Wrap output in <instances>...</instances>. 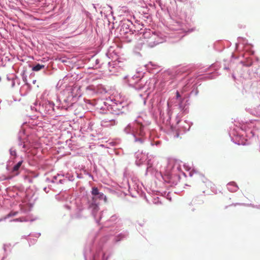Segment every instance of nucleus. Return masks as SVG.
<instances>
[{
    "instance_id": "nucleus-1",
    "label": "nucleus",
    "mask_w": 260,
    "mask_h": 260,
    "mask_svg": "<svg viewBox=\"0 0 260 260\" xmlns=\"http://www.w3.org/2000/svg\"><path fill=\"white\" fill-rule=\"evenodd\" d=\"M126 134L131 135L136 143L142 144L146 139V128L140 117L127 124L123 129Z\"/></svg>"
},
{
    "instance_id": "nucleus-2",
    "label": "nucleus",
    "mask_w": 260,
    "mask_h": 260,
    "mask_svg": "<svg viewBox=\"0 0 260 260\" xmlns=\"http://www.w3.org/2000/svg\"><path fill=\"white\" fill-rule=\"evenodd\" d=\"M142 36L145 40L144 44L150 47H153L164 41V39L159 34L154 32L150 30L145 31Z\"/></svg>"
},
{
    "instance_id": "nucleus-3",
    "label": "nucleus",
    "mask_w": 260,
    "mask_h": 260,
    "mask_svg": "<svg viewBox=\"0 0 260 260\" xmlns=\"http://www.w3.org/2000/svg\"><path fill=\"white\" fill-rule=\"evenodd\" d=\"M123 63L119 61H114L109 63V71L112 75L117 76L123 71Z\"/></svg>"
},
{
    "instance_id": "nucleus-4",
    "label": "nucleus",
    "mask_w": 260,
    "mask_h": 260,
    "mask_svg": "<svg viewBox=\"0 0 260 260\" xmlns=\"http://www.w3.org/2000/svg\"><path fill=\"white\" fill-rule=\"evenodd\" d=\"M134 77L132 78V79L129 81V85L134 87L136 89L140 90L143 88H145V86H143V81L142 79H137L138 81L136 82H133V80H134Z\"/></svg>"
},
{
    "instance_id": "nucleus-5",
    "label": "nucleus",
    "mask_w": 260,
    "mask_h": 260,
    "mask_svg": "<svg viewBox=\"0 0 260 260\" xmlns=\"http://www.w3.org/2000/svg\"><path fill=\"white\" fill-rule=\"evenodd\" d=\"M168 172H170L172 170L175 169L179 170V166L178 162L174 160H170L169 162L168 166Z\"/></svg>"
},
{
    "instance_id": "nucleus-6",
    "label": "nucleus",
    "mask_w": 260,
    "mask_h": 260,
    "mask_svg": "<svg viewBox=\"0 0 260 260\" xmlns=\"http://www.w3.org/2000/svg\"><path fill=\"white\" fill-rule=\"evenodd\" d=\"M115 124V122L113 119H105L101 121V125L103 126L108 127Z\"/></svg>"
},
{
    "instance_id": "nucleus-7",
    "label": "nucleus",
    "mask_w": 260,
    "mask_h": 260,
    "mask_svg": "<svg viewBox=\"0 0 260 260\" xmlns=\"http://www.w3.org/2000/svg\"><path fill=\"white\" fill-rule=\"evenodd\" d=\"M22 161H20L13 167L12 173L13 174L14 176L18 175L19 174V170L22 165Z\"/></svg>"
},
{
    "instance_id": "nucleus-8",
    "label": "nucleus",
    "mask_w": 260,
    "mask_h": 260,
    "mask_svg": "<svg viewBox=\"0 0 260 260\" xmlns=\"http://www.w3.org/2000/svg\"><path fill=\"white\" fill-rule=\"evenodd\" d=\"M146 156L145 155L142 153H137L136 155V164L138 166H140L143 162L144 159H145Z\"/></svg>"
},
{
    "instance_id": "nucleus-9",
    "label": "nucleus",
    "mask_w": 260,
    "mask_h": 260,
    "mask_svg": "<svg viewBox=\"0 0 260 260\" xmlns=\"http://www.w3.org/2000/svg\"><path fill=\"white\" fill-rule=\"evenodd\" d=\"M227 188L231 192H235L238 190V187L235 182H230L227 184Z\"/></svg>"
},
{
    "instance_id": "nucleus-10",
    "label": "nucleus",
    "mask_w": 260,
    "mask_h": 260,
    "mask_svg": "<svg viewBox=\"0 0 260 260\" xmlns=\"http://www.w3.org/2000/svg\"><path fill=\"white\" fill-rule=\"evenodd\" d=\"M155 172L157 173V171L154 168H153L152 164L150 162V160H149L147 162L146 174H147L148 173L154 174Z\"/></svg>"
},
{
    "instance_id": "nucleus-11",
    "label": "nucleus",
    "mask_w": 260,
    "mask_h": 260,
    "mask_svg": "<svg viewBox=\"0 0 260 260\" xmlns=\"http://www.w3.org/2000/svg\"><path fill=\"white\" fill-rule=\"evenodd\" d=\"M45 68V66L43 64H37L36 66H34L32 68V70L34 71H39L41 69H44Z\"/></svg>"
},
{
    "instance_id": "nucleus-12",
    "label": "nucleus",
    "mask_w": 260,
    "mask_h": 260,
    "mask_svg": "<svg viewBox=\"0 0 260 260\" xmlns=\"http://www.w3.org/2000/svg\"><path fill=\"white\" fill-rule=\"evenodd\" d=\"M99 191L97 187H93L92 188L91 193L93 197V200H94L96 197V195L99 194Z\"/></svg>"
},
{
    "instance_id": "nucleus-13",
    "label": "nucleus",
    "mask_w": 260,
    "mask_h": 260,
    "mask_svg": "<svg viewBox=\"0 0 260 260\" xmlns=\"http://www.w3.org/2000/svg\"><path fill=\"white\" fill-rule=\"evenodd\" d=\"M96 199H99L100 200L104 199L105 201L106 200V196H104V194L103 193L100 192H99V194L96 195V197L95 198V199L94 200H96Z\"/></svg>"
},
{
    "instance_id": "nucleus-14",
    "label": "nucleus",
    "mask_w": 260,
    "mask_h": 260,
    "mask_svg": "<svg viewBox=\"0 0 260 260\" xmlns=\"http://www.w3.org/2000/svg\"><path fill=\"white\" fill-rule=\"evenodd\" d=\"M10 152L11 155L16 156V151L12 148L10 149Z\"/></svg>"
},
{
    "instance_id": "nucleus-15",
    "label": "nucleus",
    "mask_w": 260,
    "mask_h": 260,
    "mask_svg": "<svg viewBox=\"0 0 260 260\" xmlns=\"http://www.w3.org/2000/svg\"><path fill=\"white\" fill-rule=\"evenodd\" d=\"M193 172H196V171H195V170L192 169L191 171L189 172V175L190 176H192L193 175Z\"/></svg>"
},
{
    "instance_id": "nucleus-16",
    "label": "nucleus",
    "mask_w": 260,
    "mask_h": 260,
    "mask_svg": "<svg viewBox=\"0 0 260 260\" xmlns=\"http://www.w3.org/2000/svg\"><path fill=\"white\" fill-rule=\"evenodd\" d=\"M48 106L50 107V108H52V109L53 108V106H54V104L52 103H49L48 104Z\"/></svg>"
},
{
    "instance_id": "nucleus-17",
    "label": "nucleus",
    "mask_w": 260,
    "mask_h": 260,
    "mask_svg": "<svg viewBox=\"0 0 260 260\" xmlns=\"http://www.w3.org/2000/svg\"><path fill=\"white\" fill-rule=\"evenodd\" d=\"M16 214H17V212H13V213H12V212H11V213H10L9 214V215H10V216H15V215H16Z\"/></svg>"
},
{
    "instance_id": "nucleus-18",
    "label": "nucleus",
    "mask_w": 260,
    "mask_h": 260,
    "mask_svg": "<svg viewBox=\"0 0 260 260\" xmlns=\"http://www.w3.org/2000/svg\"><path fill=\"white\" fill-rule=\"evenodd\" d=\"M176 98L177 99H179V98H180V95L178 91L176 92Z\"/></svg>"
},
{
    "instance_id": "nucleus-19",
    "label": "nucleus",
    "mask_w": 260,
    "mask_h": 260,
    "mask_svg": "<svg viewBox=\"0 0 260 260\" xmlns=\"http://www.w3.org/2000/svg\"><path fill=\"white\" fill-rule=\"evenodd\" d=\"M127 26H128V24H126V23H123V24H122V26H121V27H122L123 28H124V27L126 28Z\"/></svg>"
},
{
    "instance_id": "nucleus-20",
    "label": "nucleus",
    "mask_w": 260,
    "mask_h": 260,
    "mask_svg": "<svg viewBox=\"0 0 260 260\" xmlns=\"http://www.w3.org/2000/svg\"><path fill=\"white\" fill-rule=\"evenodd\" d=\"M66 207L67 208H68L69 209H71V208H73V207H72V206H71V207H70V206H67H67H66Z\"/></svg>"
},
{
    "instance_id": "nucleus-21",
    "label": "nucleus",
    "mask_w": 260,
    "mask_h": 260,
    "mask_svg": "<svg viewBox=\"0 0 260 260\" xmlns=\"http://www.w3.org/2000/svg\"><path fill=\"white\" fill-rule=\"evenodd\" d=\"M77 209H78V210L80 211V210H82V208H78Z\"/></svg>"
},
{
    "instance_id": "nucleus-22",
    "label": "nucleus",
    "mask_w": 260,
    "mask_h": 260,
    "mask_svg": "<svg viewBox=\"0 0 260 260\" xmlns=\"http://www.w3.org/2000/svg\"><path fill=\"white\" fill-rule=\"evenodd\" d=\"M76 203H80V201L79 200H77L76 201Z\"/></svg>"
}]
</instances>
